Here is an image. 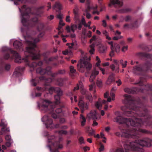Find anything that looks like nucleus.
Segmentation results:
<instances>
[{
  "label": "nucleus",
  "mask_w": 152,
  "mask_h": 152,
  "mask_svg": "<svg viewBox=\"0 0 152 152\" xmlns=\"http://www.w3.org/2000/svg\"><path fill=\"white\" fill-rule=\"evenodd\" d=\"M145 79L141 77L140 80L135 83L139 85V87L126 88L124 89L125 92L129 94H136L140 92L146 95L141 98H134L131 96L125 94L126 105L122 109L124 114L131 118H126L122 117L119 111L115 113L117 116L115 118V121L120 124H124L126 126V129L121 130V137L125 139L122 142L125 152L122 147H116L111 150V152H128V151H137V152H143L142 148L143 147H149L152 145V140L145 138L142 140H136L131 141L130 138H136L139 132L144 134H152V131L139 128L143 124L152 128V121L150 120L152 118V115L149 114L148 108H152V105L149 106L147 104L148 97L152 96V85L147 84L144 85L143 83Z\"/></svg>",
  "instance_id": "f257e3e1"
},
{
  "label": "nucleus",
  "mask_w": 152,
  "mask_h": 152,
  "mask_svg": "<svg viewBox=\"0 0 152 152\" xmlns=\"http://www.w3.org/2000/svg\"><path fill=\"white\" fill-rule=\"evenodd\" d=\"M45 80V88L44 90L41 87H37V89L39 91L45 90L46 93L48 94H52L53 92L56 93L57 94L54 96L55 99V104L51 102L50 101L45 100L43 102L41 110L45 112H48L50 114L49 116L44 115L42 118V120L45 124L47 128L53 129L54 127L58 128L60 127V125L57 124L54 125L53 123L52 119L50 117L51 115L52 117L54 119L57 118L58 116L56 113H60L62 111V110L61 107L57 108L56 107V105L60 103V96L63 94L62 91L61 89L58 87H51L49 88L47 87L50 86V83L52 81V79L50 78H48L46 80L45 77L44 76H37L34 78H32L31 81V85L33 86H36L41 81Z\"/></svg>",
  "instance_id": "f03ea898"
},
{
  "label": "nucleus",
  "mask_w": 152,
  "mask_h": 152,
  "mask_svg": "<svg viewBox=\"0 0 152 152\" xmlns=\"http://www.w3.org/2000/svg\"><path fill=\"white\" fill-rule=\"evenodd\" d=\"M45 34V31H42L38 35L37 38H32L30 40H26L28 46L26 47V51L24 52L26 56L25 58H22L16 51L7 47H4L2 48V51L6 52L4 55V58L6 60L9 58L10 53L12 54L15 58V61L16 63L19 64L25 62L27 65L32 67L37 65H41L43 62L39 61L40 55L36 43L40 41L39 38L42 37Z\"/></svg>",
  "instance_id": "7ed1b4c3"
},
{
  "label": "nucleus",
  "mask_w": 152,
  "mask_h": 152,
  "mask_svg": "<svg viewBox=\"0 0 152 152\" xmlns=\"http://www.w3.org/2000/svg\"><path fill=\"white\" fill-rule=\"evenodd\" d=\"M43 7L42 6L37 8L35 10V15L29 19L30 17L33 15L31 13V9L29 7H27L26 5H23L22 7V10L19 8L21 13V22L23 25L27 27H33L35 25L38 21L37 16L41 17L43 11Z\"/></svg>",
  "instance_id": "20e7f679"
},
{
  "label": "nucleus",
  "mask_w": 152,
  "mask_h": 152,
  "mask_svg": "<svg viewBox=\"0 0 152 152\" xmlns=\"http://www.w3.org/2000/svg\"><path fill=\"white\" fill-rule=\"evenodd\" d=\"M137 55L140 57H144L146 60H148L143 65L135 66L133 67V72L137 75H143L146 72H152V63L150 61L152 60V55L143 52H139Z\"/></svg>",
  "instance_id": "39448f33"
},
{
  "label": "nucleus",
  "mask_w": 152,
  "mask_h": 152,
  "mask_svg": "<svg viewBox=\"0 0 152 152\" xmlns=\"http://www.w3.org/2000/svg\"><path fill=\"white\" fill-rule=\"evenodd\" d=\"M48 143L46 146L47 148L50 152H59L63 148L61 143L62 138L55 137L54 136H48Z\"/></svg>",
  "instance_id": "423d86ee"
},
{
  "label": "nucleus",
  "mask_w": 152,
  "mask_h": 152,
  "mask_svg": "<svg viewBox=\"0 0 152 152\" xmlns=\"http://www.w3.org/2000/svg\"><path fill=\"white\" fill-rule=\"evenodd\" d=\"M42 64L41 65V66ZM41 66L37 65L34 67L30 66L32 72L34 70V69L37 66L39 67L37 68L36 69V72L37 73H39L41 75H43L46 74L48 75H50L51 77H54L58 74L62 75L65 73V71L64 70H59L57 72L54 73H52L51 71V67L50 66H47L45 69H42L40 67Z\"/></svg>",
  "instance_id": "0eeeda50"
},
{
  "label": "nucleus",
  "mask_w": 152,
  "mask_h": 152,
  "mask_svg": "<svg viewBox=\"0 0 152 152\" xmlns=\"http://www.w3.org/2000/svg\"><path fill=\"white\" fill-rule=\"evenodd\" d=\"M90 60L89 58H83L81 60V61L80 64H78L77 67L78 70L80 71L83 72L84 69L86 68L87 70H90L91 68L92 65L89 62Z\"/></svg>",
  "instance_id": "6e6552de"
},
{
  "label": "nucleus",
  "mask_w": 152,
  "mask_h": 152,
  "mask_svg": "<svg viewBox=\"0 0 152 152\" xmlns=\"http://www.w3.org/2000/svg\"><path fill=\"white\" fill-rule=\"evenodd\" d=\"M108 44L110 45V48L111 51L110 54V56L111 57L113 56L114 55V52L118 53L120 51V46L117 43L113 44L112 41L109 42Z\"/></svg>",
  "instance_id": "1a4fd4ad"
},
{
  "label": "nucleus",
  "mask_w": 152,
  "mask_h": 152,
  "mask_svg": "<svg viewBox=\"0 0 152 152\" xmlns=\"http://www.w3.org/2000/svg\"><path fill=\"white\" fill-rule=\"evenodd\" d=\"M99 73V71L96 70L95 69L92 71L89 79L90 82H92V84L89 86V90L90 91L92 90L93 86H94L95 83L93 81L95 79L96 76L98 75Z\"/></svg>",
  "instance_id": "9d476101"
},
{
  "label": "nucleus",
  "mask_w": 152,
  "mask_h": 152,
  "mask_svg": "<svg viewBox=\"0 0 152 152\" xmlns=\"http://www.w3.org/2000/svg\"><path fill=\"white\" fill-rule=\"evenodd\" d=\"M87 117L89 119L91 118L93 120L97 119V113L96 111L94 110H91L89 113L87 114ZM98 124V123L94 120L93 122L92 126H97Z\"/></svg>",
  "instance_id": "9b49d317"
},
{
  "label": "nucleus",
  "mask_w": 152,
  "mask_h": 152,
  "mask_svg": "<svg viewBox=\"0 0 152 152\" xmlns=\"http://www.w3.org/2000/svg\"><path fill=\"white\" fill-rule=\"evenodd\" d=\"M123 5V2L120 0H110V3L108 4V6L111 7L112 5L116 8L117 6L121 7Z\"/></svg>",
  "instance_id": "f8f14e48"
},
{
  "label": "nucleus",
  "mask_w": 152,
  "mask_h": 152,
  "mask_svg": "<svg viewBox=\"0 0 152 152\" xmlns=\"http://www.w3.org/2000/svg\"><path fill=\"white\" fill-rule=\"evenodd\" d=\"M137 20L133 22H131L130 24L126 23L124 26V28L125 29H132L137 28Z\"/></svg>",
  "instance_id": "ddd939ff"
},
{
  "label": "nucleus",
  "mask_w": 152,
  "mask_h": 152,
  "mask_svg": "<svg viewBox=\"0 0 152 152\" xmlns=\"http://www.w3.org/2000/svg\"><path fill=\"white\" fill-rule=\"evenodd\" d=\"M24 69L25 68L24 67L20 66L17 67L15 69V71L13 73V76L16 77L20 76Z\"/></svg>",
  "instance_id": "4468645a"
},
{
  "label": "nucleus",
  "mask_w": 152,
  "mask_h": 152,
  "mask_svg": "<svg viewBox=\"0 0 152 152\" xmlns=\"http://www.w3.org/2000/svg\"><path fill=\"white\" fill-rule=\"evenodd\" d=\"M78 105L80 107L82 113L84 112L85 109H88V105L87 103L86 104L82 100H80L79 101Z\"/></svg>",
  "instance_id": "2eb2a0df"
},
{
  "label": "nucleus",
  "mask_w": 152,
  "mask_h": 152,
  "mask_svg": "<svg viewBox=\"0 0 152 152\" xmlns=\"http://www.w3.org/2000/svg\"><path fill=\"white\" fill-rule=\"evenodd\" d=\"M14 47L19 51H23V49L22 43L16 40L13 43Z\"/></svg>",
  "instance_id": "dca6fc26"
},
{
  "label": "nucleus",
  "mask_w": 152,
  "mask_h": 152,
  "mask_svg": "<svg viewBox=\"0 0 152 152\" xmlns=\"http://www.w3.org/2000/svg\"><path fill=\"white\" fill-rule=\"evenodd\" d=\"M114 76V74L112 73L110 74L107 80V84L110 85L115 80Z\"/></svg>",
  "instance_id": "f3484780"
},
{
  "label": "nucleus",
  "mask_w": 152,
  "mask_h": 152,
  "mask_svg": "<svg viewBox=\"0 0 152 152\" xmlns=\"http://www.w3.org/2000/svg\"><path fill=\"white\" fill-rule=\"evenodd\" d=\"M107 102V101L106 100H103L101 101V99L100 98L99 99V102H97L95 103L96 107L99 109L100 107H102V104H105Z\"/></svg>",
  "instance_id": "a211bd4d"
},
{
  "label": "nucleus",
  "mask_w": 152,
  "mask_h": 152,
  "mask_svg": "<svg viewBox=\"0 0 152 152\" xmlns=\"http://www.w3.org/2000/svg\"><path fill=\"white\" fill-rule=\"evenodd\" d=\"M132 10L130 8H126L119 10L118 12L120 13H124L131 12Z\"/></svg>",
  "instance_id": "6ab92c4d"
},
{
  "label": "nucleus",
  "mask_w": 152,
  "mask_h": 152,
  "mask_svg": "<svg viewBox=\"0 0 152 152\" xmlns=\"http://www.w3.org/2000/svg\"><path fill=\"white\" fill-rule=\"evenodd\" d=\"M107 49V48L106 46L101 45L99 47L98 50L100 53H103L105 52Z\"/></svg>",
  "instance_id": "aec40b11"
},
{
  "label": "nucleus",
  "mask_w": 152,
  "mask_h": 152,
  "mask_svg": "<svg viewBox=\"0 0 152 152\" xmlns=\"http://www.w3.org/2000/svg\"><path fill=\"white\" fill-rule=\"evenodd\" d=\"M56 8L57 9V10H56V11H58V12H59L61 10V4L58 3L56 2L53 7V9H55Z\"/></svg>",
  "instance_id": "412c9836"
},
{
  "label": "nucleus",
  "mask_w": 152,
  "mask_h": 152,
  "mask_svg": "<svg viewBox=\"0 0 152 152\" xmlns=\"http://www.w3.org/2000/svg\"><path fill=\"white\" fill-rule=\"evenodd\" d=\"M77 25L73 24L72 25L71 27H69V26H67L66 27V29L68 32L70 33L71 32V28H73L76 30L77 29Z\"/></svg>",
  "instance_id": "4be33fe9"
},
{
  "label": "nucleus",
  "mask_w": 152,
  "mask_h": 152,
  "mask_svg": "<svg viewBox=\"0 0 152 152\" xmlns=\"http://www.w3.org/2000/svg\"><path fill=\"white\" fill-rule=\"evenodd\" d=\"M80 118L81 125L83 126H84L86 122V118L82 114H80Z\"/></svg>",
  "instance_id": "5701e85b"
},
{
  "label": "nucleus",
  "mask_w": 152,
  "mask_h": 152,
  "mask_svg": "<svg viewBox=\"0 0 152 152\" xmlns=\"http://www.w3.org/2000/svg\"><path fill=\"white\" fill-rule=\"evenodd\" d=\"M116 90V87H113L112 88L110 93V96L112 97V99L114 100L115 99V94L114 92Z\"/></svg>",
  "instance_id": "b1692460"
},
{
  "label": "nucleus",
  "mask_w": 152,
  "mask_h": 152,
  "mask_svg": "<svg viewBox=\"0 0 152 152\" xmlns=\"http://www.w3.org/2000/svg\"><path fill=\"white\" fill-rule=\"evenodd\" d=\"M118 64H121L122 66V68H124L126 67L127 65V61H124H124L122 60H121L120 61H118Z\"/></svg>",
  "instance_id": "393cba45"
},
{
  "label": "nucleus",
  "mask_w": 152,
  "mask_h": 152,
  "mask_svg": "<svg viewBox=\"0 0 152 152\" xmlns=\"http://www.w3.org/2000/svg\"><path fill=\"white\" fill-rule=\"evenodd\" d=\"M95 44L94 43L92 44L90 46V49L89 50V52L91 54H93L95 51L94 49Z\"/></svg>",
  "instance_id": "a878e982"
},
{
  "label": "nucleus",
  "mask_w": 152,
  "mask_h": 152,
  "mask_svg": "<svg viewBox=\"0 0 152 152\" xmlns=\"http://www.w3.org/2000/svg\"><path fill=\"white\" fill-rule=\"evenodd\" d=\"M54 59V58L52 57H51L49 58H45L44 59V61L47 64H49L50 63V62L53 61Z\"/></svg>",
  "instance_id": "bb28decb"
},
{
  "label": "nucleus",
  "mask_w": 152,
  "mask_h": 152,
  "mask_svg": "<svg viewBox=\"0 0 152 152\" xmlns=\"http://www.w3.org/2000/svg\"><path fill=\"white\" fill-rule=\"evenodd\" d=\"M44 25L43 23H40L38 24L37 26V29L39 31H41L44 29Z\"/></svg>",
  "instance_id": "cd10ccee"
},
{
  "label": "nucleus",
  "mask_w": 152,
  "mask_h": 152,
  "mask_svg": "<svg viewBox=\"0 0 152 152\" xmlns=\"http://www.w3.org/2000/svg\"><path fill=\"white\" fill-rule=\"evenodd\" d=\"M86 98L88 99L90 102H92V96L91 94L87 92V93L86 95Z\"/></svg>",
  "instance_id": "c85d7f7f"
},
{
  "label": "nucleus",
  "mask_w": 152,
  "mask_h": 152,
  "mask_svg": "<svg viewBox=\"0 0 152 152\" xmlns=\"http://www.w3.org/2000/svg\"><path fill=\"white\" fill-rule=\"evenodd\" d=\"M113 62L116 66V69H115V72H118L119 71V66L118 64V61L117 60H114L113 61Z\"/></svg>",
  "instance_id": "c756f323"
},
{
  "label": "nucleus",
  "mask_w": 152,
  "mask_h": 152,
  "mask_svg": "<svg viewBox=\"0 0 152 152\" xmlns=\"http://www.w3.org/2000/svg\"><path fill=\"white\" fill-rule=\"evenodd\" d=\"M125 21L126 22L130 21L132 22V17L129 15H127L124 18Z\"/></svg>",
  "instance_id": "7c9ffc66"
},
{
  "label": "nucleus",
  "mask_w": 152,
  "mask_h": 152,
  "mask_svg": "<svg viewBox=\"0 0 152 152\" xmlns=\"http://www.w3.org/2000/svg\"><path fill=\"white\" fill-rule=\"evenodd\" d=\"M74 19L76 22H79L80 21L79 16L78 14L74 15Z\"/></svg>",
  "instance_id": "2f4dec72"
},
{
  "label": "nucleus",
  "mask_w": 152,
  "mask_h": 152,
  "mask_svg": "<svg viewBox=\"0 0 152 152\" xmlns=\"http://www.w3.org/2000/svg\"><path fill=\"white\" fill-rule=\"evenodd\" d=\"M0 124L1 126H2L4 127H6L7 126V124L6 121L4 120H1Z\"/></svg>",
  "instance_id": "473e14b6"
},
{
  "label": "nucleus",
  "mask_w": 152,
  "mask_h": 152,
  "mask_svg": "<svg viewBox=\"0 0 152 152\" xmlns=\"http://www.w3.org/2000/svg\"><path fill=\"white\" fill-rule=\"evenodd\" d=\"M70 72L72 74L75 73L76 72V69H74V67L73 66H71L69 67Z\"/></svg>",
  "instance_id": "72a5a7b5"
},
{
  "label": "nucleus",
  "mask_w": 152,
  "mask_h": 152,
  "mask_svg": "<svg viewBox=\"0 0 152 152\" xmlns=\"http://www.w3.org/2000/svg\"><path fill=\"white\" fill-rule=\"evenodd\" d=\"M96 60L97 61V62L96 64V65L97 66H99L100 65V63L101 62L98 56L96 57Z\"/></svg>",
  "instance_id": "f704fd0d"
},
{
  "label": "nucleus",
  "mask_w": 152,
  "mask_h": 152,
  "mask_svg": "<svg viewBox=\"0 0 152 152\" xmlns=\"http://www.w3.org/2000/svg\"><path fill=\"white\" fill-rule=\"evenodd\" d=\"M80 23L83 24L84 26H87V24L86 23L85 20L83 17L82 18L81 21Z\"/></svg>",
  "instance_id": "c9c22d12"
},
{
  "label": "nucleus",
  "mask_w": 152,
  "mask_h": 152,
  "mask_svg": "<svg viewBox=\"0 0 152 152\" xmlns=\"http://www.w3.org/2000/svg\"><path fill=\"white\" fill-rule=\"evenodd\" d=\"M57 81L59 83V85L60 86H62L63 84V80L62 79L59 78L58 79Z\"/></svg>",
  "instance_id": "e433bc0d"
},
{
  "label": "nucleus",
  "mask_w": 152,
  "mask_h": 152,
  "mask_svg": "<svg viewBox=\"0 0 152 152\" xmlns=\"http://www.w3.org/2000/svg\"><path fill=\"white\" fill-rule=\"evenodd\" d=\"M96 84L97 86L99 87H101L102 86V83L101 80H97Z\"/></svg>",
  "instance_id": "4c0bfd02"
},
{
  "label": "nucleus",
  "mask_w": 152,
  "mask_h": 152,
  "mask_svg": "<svg viewBox=\"0 0 152 152\" xmlns=\"http://www.w3.org/2000/svg\"><path fill=\"white\" fill-rule=\"evenodd\" d=\"M122 38V37L121 35H119L118 36H115L113 38V40H117L119 39H121Z\"/></svg>",
  "instance_id": "58836bf2"
},
{
  "label": "nucleus",
  "mask_w": 152,
  "mask_h": 152,
  "mask_svg": "<svg viewBox=\"0 0 152 152\" xmlns=\"http://www.w3.org/2000/svg\"><path fill=\"white\" fill-rule=\"evenodd\" d=\"M11 138V136L9 135H6L5 136V139L6 140H7V141H11L12 140Z\"/></svg>",
  "instance_id": "ea45409f"
},
{
  "label": "nucleus",
  "mask_w": 152,
  "mask_h": 152,
  "mask_svg": "<svg viewBox=\"0 0 152 152\" xmlns=\"http://www.w3.org/2000/svg\"><path fill=\"white\" fill-rule=\"evenodd\" d=\"M10 67H11V66H10V64H6L5 65V69L6 70L8 71V70H9L10 69Z\"/></svg>",
  "instance_id": "a19ab883"
},
{
  "label": "nucleus",
  "mask_w": 152,
  "mask_h": 152,
  "mask_svg": "<svg viewBox=\"0 0 152 152\" xmlns=\"http://www.w3.org/2000/svg\"><path fill=\"white\" fill-rule=\"evenodd\" d=\"M59 134H66L67 133V132L65 130H60L58 131Z\"/></svg>",
  "instance_id": "79ce46f5"
},
{
  "label": "nucleus",
  "mask_w": 152,
  "mask_h": 152,
  "mask_svg": "<svg viewBox=\"0 0 152 152\" xmlns=\"http://www.w3.org/2000/svg\"><path fill=\"white\" fill-rule=\"evenodd\" d=\"M79 140V142L81 144L84 143V139L83 137H80Z\"/></svg>",
  "instance_id": "37998d69"
},
{
  "label": "nucleus",
  "mask_w": 152,
  "mask_h": 152,
  "mask_svg": "<svg viewBox=\"0 0 152 152\" xmlns=\"http://www.w3.org/2000/svg\"><path fill=\"white\" fill-rule=\"evenodd\" d=\"M128 48V46H123L121 50L123 52H125L127 50Z\"/></svg>",
  "instance_id": "c03bdc74"
},
{
  "label": "nucleus",
  "mask_w": 152,
  "mask_h": 152,
  "mask_svg": "<svg viewBox=\"0 0 152 152\" xmlns=\"http://www.w3.org/2000/svg\"><path fill=\"white\" fill-rule=\"evenodd\" d=\"M73 12L74 15L78 14V10L77 8H75L73 9Z\"/></svg>",
  "instance_id": "a18cd8bd"
},
{
  "label": "nucleus",
  "mask_w": 152,
  "mask_h": 152,
  "mask_svg": "<svg viewBox=\"0 0 152 152\" xmlns=\"http://www.w3.org/2000/svg\"><path fill=\"white\" fill-rule=\"evenodd\" d=\"M96 39V36L95 35L93 36L91 39L90 40V43H91L93 41L95 40Z\"/></svg>",
  "instance_id": "49530a36"
},
{
  "label": "nucleus",
  "mask_w": 152,
  "mask_h": 152,
  "mask_svg": "<svg viewBox=\"0 0 152 152\" xmlns=\"http://www.w3.org/2000/svg\"><path fill=\"white\" fill-rule=\"evenodd\" d=\"M86 17L88 19H90L91 17V14L88 13L87 10L86 11Z\"/></svg>",
  "instance_id": "de8ad7c7"
},
{
  "label": "nucleus",
  "mask_w": 152,
  "mask_h": 152,
  "mask_svg": "<svg viewBox=\"0 0 152 152\" xmlns=\"http://www.w3.org/2000/svg\"><path fill=\"white\" fill-rule=\"evenodd\" d=\"M41 93L40 91H39L38 92L35 93V97H39L41 96Z\"/></svg>",
  "instance_id": "09e8293b"
},
{
  "label": "nucleus",
  "mask_w": 152,
  "mask_h": 152,
  "mask_svg": "<svg viewBox=\"0 0 152 152\" xmlns=\"http://www.w3.org/2000/svg\"><path fill=\"white\" fill-rule=\"evenodd\" d=\"M84 151H89L90 150V148L88 146L84 147L83 148Z\"/></svg>",
  "instance_id": "8fccbe9b"
},
{
  "label": "nucleus",
  "mask_w": 152,
  "mask_h": 152,
  "mask_svg": "<svg viewBox=\"0 0 152 152\" xmlns=\"http://www.w3.org/2000/svg\"><path fill=\"white\" fill-rule=\"evenodd\" d=\"M102 25L104 27H106L107 26V23L105 20H102Z\"/></svg>",
  "instance_id": "3c124183"
},
{
  "label": "nucleus",
  "mask_w": 152,
  "mask_h": 152,
  "mask_svg": "<svg viewBox=\"0 0 152 152\" xmlns=\"http://www.w3.org/2000/svg\"><path fill=\"white\" fill-rule=\"evenodd\" d=\"M60 26H63L65 25V24L63 22V21L62 19L60 20V22L59 23Z\"/></svg>",
  "instance_id": "603ef678"
},
{
  "label": "nucleus",
  "mask_w": 152,
  "mask_h": 152,
  "mask_svg": "<svg viewBox=\"0 0 152 152\" xmlns=\"http://www.w3.org/2000/svg\"><path fill=\"white\" fill-rule=\"evenodd\" d=\"M11 141H8L6 143V145L8 147H9L11 144Z\"/></svg>",
  "instance_id": "864d4df0"
},
{
  "label": "nucleus",
  "mask_w": 152,
  "mask_h": 152,
  "mask_svg": "<svg viewBox=\"0 0 152 152\" xmlns=\"http://www.w3.org/2000/svg\"><path fill=\"white\" fill-rule=\"evenodd\" d=\"M104 149V146L103 145H102L99 148V151L100 152L102 151Z\"/></svg>",
  "instance_id": "5fc2aeb1"
},
{
  "label": "nucleus",
  "mask_w": 152,
  "mask_h": 152,
  "mask_svg": "<svg viewBox=\"0 0 152 152\" xmlns=\"http://www.w3.org/2000/svg\"><path fill=\"white\" fill-rule=\"evenodd\" d=\"M66 22H69L70 21V16L69 15L66 16Z\"/></svg>",
  "instance_id": "6e6d98bb"
},
{
  "label": "nucleus",
  "mask_w": 152,
  "mask_h": 152,
  "mask_svg": "<svg viewBox=\"0 0 152 152\" xmlns=\"http://www.w3.org/2000/svg\"><path fill=\"white\" fill-rule=\"evenodd\" d=\"M110 67L113 71H114L115 70V66L114 64L110 65Z\"/></svg>",
  "instance_id": "4d7b16f0"
},
{
  "label": "nucleus",
  "mask_w": 152,
  "mask_h": 152,
  "mask_svg": "<svg viewBox=\"0 0 152 152\" xmlns=\"http://www.w3.org/2000/svg\"><path fill=\"white\" fill-rule=\"evenodd\" d=\"M92 32L91 31H89L87 34V36L89 37H91L92 36Z\"/></svg>",
  "instance_id": "13d9d810"
},
{
  "label": "nucleus",
  "mask_w": 152,
  "mask_h": 152,
  "mask_svg": "<svg viewBox=\"0 0 152 152\" xmlns=\"http://www.w3.org/2000/svg\"><path fill=\"white\" fill-rule=\"evenodd\" d=\"M116 83L118 84L117 85L118 86L121 85L122 83L121 80L120 79H119L118 81H116Z\"/></svg>",
  "instance_id": "bf43d9fd"
},
{
  "label": "nucleus",
  "mask_w": 152,
  "mask_h": 152,
  "mask_svg": "<svg viewBox=\"0 0 152 152\" xmlns=\"http://www.w3.org/2000/svg\"><path fill=\"white\" fill-rule=\"evenodd\" d=\"M57 18L60 20L62 19V15L60 13L57 15Z\"/></svg>",
  "instance_id": "052dcab7"
},
{
  "label": "nucleus",
  "mask_w": 152,
  "mask_h": 152,
  "mask_svg": "<svg viewBox=\"0 0 152 152\" xmlns=\"http://www.w3.org/2000/svg\"><path fill=\"white\" fill-rule=\"evenodd\" d=\"M133 40V38H128L127 39V41L128 43L131 42Z\"/></svg>",
  "instance_id": "680f3d73"
},
{
  "label": "nucleus",
  "mask_w": 152,
  "mask_h": 152,
  "mask_svg": "<svg viewBox=\"0 0 152 152\" xmlns=\"http://www.w3.org/2000/svg\"><path fill=\"white\" fill-rule=\"evenodd\" d=\"M102 33L105 36L109 34L108 32L106 30L103 31Z\"/></svg>",
  "instance_id": "e2e57ef3"
},
{
  "label": "nucleus",
  "mask_w": 152,
  "mask_h": 152,
  "mask_svg": "<svg viewBox=\"0 0 152 152\" xmlns=\"http://www.w3.org/2000/svg\"><path fill=\"white\" fill-rule=\"evenodd\" d=\"M70 37L71 38H75L76 37V35L75 34H70Z\"/></svg>",
  "instance_id": "0e129e2a"
},
{
  "label": "nucleus",
  "mask_w": 152,
  "mask_h": 152,
  "mask_svg": "<svg viewBox=\"0 0 152 152\" xmlns=\"http://www.w3.org/2000/svg\"><path fill=\"white\" fill-rule=\"evenodd\" d=\"M83 25L80 23L78 24V28L79 30H80L81 29Z\"/></svg>",
  "instance_id": "69168bd1"
},
{
  "label": "nucleus",
  "mask_w": 152,
  "mask_h": 152,
  "mask_svg": "<svg viewBox=\"0 0 152 152\" xmlns=\"http://www.w3.org/2000/svg\"><path fill=\"white\" fill-rule=\"evenodd\" d=\"M79 89V87L78 85L77 84L76 86L74 87L73 91H75L76 90H78Z\"/></svg>",
  "instance_id": "338daca9"
},
{
  "label": "nucleus",
  "mask_w": 152,
  "mask_h": 152,
  "mask_svg": "<svg viewBox=\"0 0 152 152\" xmlns=\"http://www.w3.org/2000/svg\"><path fill=\"white\" fill-rule=\"evenodd\" d=\"M95 132V131L94 130H92L91 132H89V135L91 136L93 135Z\"/></svg>",
  "instance_id": "774afa93"
}]
</instances>
